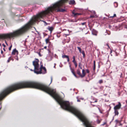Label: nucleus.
<instances>
[{"mask_svg": "<svg viewBox=\"0 0 127 127\" xmlns=\"http://www.w3.org/2000/svg\"><path fill=\"white\" fill-rule=\"evenodd\" d=\"M67 0H61L53 4L52 6L48 8L45 10L39 13L35 16L27 24L20 29L12 32L0 35V39L10 38L20 35L27 31L31 26L36 22L40 21H42L45 24V25H47V24L46 22L45 21H41L40 19L43 18L46 15L54 11L63 12L65 11V9H61V8L64 3Z\"/></svg>", "mask_w": 127, "mask_h": 127, "instance_id": "nucleus-1", "label": "nucleus"}, {"mask_svg": "<svg viewBox=\"0 0 127 127\" xmlns=\"http://www.w3.org/2000/svg\"><path fill=\"white\" fill-rule=\"evenodd\" d=\"M39 60L37 59H36L33 62V64L34 66V72L37 74L41 73V71L43 69L45 73L46 72V69L45 67H43L42 65H41L40 69H39V64H38Z\"/></svg>", "mask_w": 127, "mask_h": 127, "instance_id": "nucleus-2", "label": "nucleus"}, {"mask_svg": "<svg viewBox=\"0 0 127 127\" xmlns=\"http://www.w3.org/2000/svg\"><path fill=\"white\" fill-rule=\"evenodd\" d=\"M121 106V104L120 102H118V104L116 105L114 108V109H119Z\"/></svg>", "mask_w": 127, "mask_h": 127, "instance_id": "nucleus-3", "label": "nucleus"}, {"mask_svg": "<svg viewBox=\"0 0 127 127\" xmlns=\"http://www.w3.org/2000/svg\"><path fill=\"white\" fill-rule=\"evenodd\" d=\"M86 75V72L84 69H83L82 70V74H81L80 77L81 78H83L85 77Z\"/></svg>", "mask_w": 127, "mask_h": 127, "instance_id": "nucleus-4", "label": "nucleus"}, {"mask_svg": "<svg viewBox=\"0 0 127 127\" xmlns=\"http://www.w3.org/2000/svg\"><path fill=\"white\" fill-rule=\"evenodd\" d=\"M18 51L16 50V49H15L13 50V51L12 53V55H14L16 53L18 54Z\"/></svg>", "mask_w": 127, "mask_h": 127, "instance_id": "nucleus-5", "label": "nucleus"}, {"mask_svg": "<svg viewBox=\"0 0 127 127\" xmlns=\"http://www.w3.org/2000/svg\"><path fill=\"white\" fill-rule=\"evenodd\" d=\"M62 57L63 58H66L67 59V61L68 62H69V58L68 56L67 55H63L62 56Z\"/></svg>", "mask_w": 127, "mask_h": 127, "instance_id": "nucleus-6", "label": "nucleus"}, {"mask_svg": "<svg viewBox=\"0 0 127 127\" xmlns=\"http://www.w3.org/2000/svg\"><path fill=\"white\" fill-rule=\"evenodd\" d=\"M70 67H71L70 65ZM70 69H71V72L73 73V75H74V76L75 77H77V76H76V75L75 74V72H74V70L73 69H71V67H70Z\"/></svg>", "mask_w": 127, "mask_h": 127, "instance_id": "nucleus-7", "label": "nucleus"}, {"mask_svg": "<svg viewBox=\"0 0 127 127\" xmlns=\"http://www.w3.org/2000/svg\"><path fill=\"white\" fill-rule=\"evenodd\" d=\"M69 4H75V1L74 0H71L69 2Z\"/></svg>", "mask_w": 127, "mask_h": 127, "instance_id": "nucleus-8", "label": "nucleus"}, {"mask_svg": "<svg viewBox=\"0 0 127 127\" xmlns=\"http://www.w3.org/2000/svg\"><path fill=\"white\" fill-rule=\"evenodd\" d=\"M77 73L79 76L80 77L81 75V72L80 71L79 69H77Z\"/></svg>", "mask_w": 127, "mask_h": 127, "instance_id": "nucleus-9", "label": "nucleus"}, {"mask_svg": "<svg viewBox=\"0 0 127 127\" xmlns=\"http://www.w3.org/2000/svg\"><path fill=\"white\" fill-rule=\"evenodd\" d=\"M72 62L74 63V64L75 67H77V64L76 61L75 60L72 61Z\"/></svg>", "mask_w": 127, "mask_h": 127, "instance_id": "nucleus-10", "label": "nucleus"}, {"mask_svg": "<svg viewBox=\"0 0 127 127\" xmlns=\"http://www.w3.org/2000/svg\"><path fill=\"white\" fill-rule=\"evenodd\" d=\"M48 29L51 32L53 30V28L52 27H49L48 28Z\"/></svg>", "mask_w": 127, "mask_h": 127, "instance_id": "nucleus-11", "label": "nucleus"}, {"mask_svg": "<svg viewBox=\"0 0 127 127\" xmlns=\"http://www.w3.org/2000/svg\"><path fill=\"white\" fill-rule=\"evenodd\" d=\"M95 61H94V67H93V70L94 71H95Z\"/></svg>", "mask_w": 127, "mask_h": 127, "instance_id": "nucleus-12", "label": "nucleus"}, {"mask_svg": "<svg viewBox=\"0 0 127 127\" xmlns=\"http://www.w3.org/2000/svg\"><path fill=\"white\" fill-rule=\"evenodd\" d=\"M72 13L73 14H74V16H76L79 15H80V14L79 13H75L73 12H72Z\"/></svg>", "mask_w": 127, "mask_h": 127, "instance_id": "nucleus-13", "label": "nucleus"}, {"mask_svg": "<svg viewBox=\"0 0 127 127\" xmlns=\"http://www.w3.org/2000/svg\"><path fill=\"white\" fill-rule=\"evenodd\" d=\"M115 113V115H118L119 114L118 111L117 109H114Z\"/></svg>", "mask_w": 127, "mask_h": 127, "instance_id": "nucleus-14", "label": "nucleus"}, {"mask_svg": "<svg viewBox=\"0 0 127 127\" xmlns=\"http://www.w3.org/2000/svg\"><path fill=\"white\" fill-rule=\"evenodd\" d=\"M92 33L93 34L95 35H97V32L95 31H93L92 32Z\"/></svg>", "mask_w": 127, "mask_h": 127, "instance_id": "nucleus-15", "label": "nucleus"}, {"mask_svg": "<svg viewBox=\"0 0 127 127\" xmlns=\"http://www.w3.org/2000/svg\"><path fill=\"white\" fill-rule=\"evenodd\" d=\"M114 5L115 7H117L118 5V3L116 2H115L114 3Z\"/></svg>", "mask_w": 127, "mask_h": 127, "instance_id": "nucleus-16", "label": "nucleus"}, {"mask_svg": "<svg viewBox=\"0 0 127 127\" xmlns=\"http://www.w3.org/2000/svg\"><path fill=\"white\" fill-rule=\"evenodd\" d=\"M82 64H81L80 63H79V64L78 66L80 68V69H82Z\"/></svg>", "mask_w": 127, "mask_h": 127, "instance_id": "nucleus-17", "label": "nucleus"}, {"mask_svg": "<svg viewBox=\"0 0 127 127\" xmlns=\"http://www.w3.org/2000/svg\"><path fill=\"white\" fill-rule=\"evenodd\" d=\"M49 38H47L45 40V41L46 44H47L48 42H49Z\"/></svg>", "mask_w": 127, "mask_h": 127, "instance_id": "nucleus-18", "label": "nucleus"}, {"mask_svg": "<svg viewBox=\"0 0 127 127\" xmlns=\"http://www.w3.org/2000/svg\"><path fill=\"white\" fill-rule=\"evenodd\" d=\"M81 53L83 54V57H84L85 56V53L84 51H83L82 52L81 51Z\"/></svg>", "mask_w": 127, "mask_h": 127, "instance_id": "nucleus-19", "label": "nucleus"}, {"mask_svg": "<svg viewBox=\"0 0 127 127\" xmlns=\"http://www.w3.org/2000/svg\"><path fill=\"white\" fill-rule=\"evenodd\" d=\"M77 48L78 49V50H79V51L80 52V53H81V48L80 47H77Z\"/></svg>", "mask_w": 127, "mask_h": 127, "instance_id": "nucleus-20", "label": "nucleus"}, {"mask_svg": "<svg viewBox=\"0 0 127 127\" xmlns=\"http://www.w3.org/2000/svg\"><path fill=\"white\" fill-rule=\"evenodd\" d=\"M86 23V22H84L83 23H82L80 24V25H85Z\"/></svg>", "mask_w": 127, "mask_h": 127, "instance_id": "nucleus-21", "label": "nucleus"}, {"mask_svg": "<svg viewBox=\"0 0 127 127\" xmlns=\"http://www.w3.org/2000/svg\"><path fill=\"white\" fill-rule=\"evenodd\" d=\"M116 16V15L115 14H114L113 16H111L110 17V18H113L114 17H115Z\"/></svg>", "mask_w": 127, "mask_h": 127, "instance_id": "nucleus-22", "label": "nucleus"}, {"mask_svg": "<svg viewBox=\"0 0 127 127\" xmlns=\"http://www.w3.org/2000/svg\"><path fill=\"white\" fill-rule=\"evenodd\" d=\"M67 32H68V33L67 34H65L64 35H65V36H66V35H69V33L68 30L67 31Z\"/></svg>", "mask_w": 127, "mask_h": 127, "instance_id": "nucleus-23", "label": "nucleus"}, {"mask_svg": "<svg viewBox=\"0 0 127 127\" xmlns=\"http://www.w3.org/2000/svg\"><path fill=\"white\" fill-rule=\"evenodd\" d=\"M99 83L101 84L103 83V81L102 80H100L99 81Z\"/></svg>", "mask_w": 127, "mask_h": 127, "instance_id": "nucleus-24", "label": "nucleus"}, {"mask_svg": "<svg viewBox=\"0 0 127 127\" xmlns=\"http://www.w3.org/2000/svg\"><path fill=\"white\" fill-rule=\"evenodd\" d=\"M12 45L11 44V46H10L9 48V51H10L11 50V48L12 47Z\"/></svg>", "mask_w": 127, "mask_h": 127, "instance_id": "nucleus-25", "label": "nucleus"}, {"mask_svg": "<svg viewBox=\"0 0 127 127\" xmlns=\"http://www.w3.org/2000/svg\"><path fill=\"white\" fill-rule=\"evenodd\" d=\"M11 60V57H9L8 60H7V62L8 63H9V62Z\"/></svg>", "mask_w": 127, "mask_h": 127, "instance_id": "nucleus-26", "label": "nucleus"}, {"mask_svg": "<svg viewBox=\"0 0 127 127\" xmlns=\"http://www.w3.org/2000/svg\"><path fill=\"white\" fill-rule=\"evenodd\" d=\"M86 71L87 73H89V71L88 69H87L86 70Z\"/></svg>", "mask_w": 127, "mask_h": 127, "instance_id": "nucleus-27", "label": "nucleus"}, {"mask_svg": "<svg viewBox=\"0 0 127 127\" xmlns=\"http://www.w3.org/2000/svg\"><path fill=\"white\" fill-rule=\"evenodd\" d=\"M100 121L98 120H97V122L98 124H99L100 123Z\"/></svg>", "mask_w": 127, "mask_h": 127, "instance_id": "nucleus-28", "label": "nucleus"}, {"mask_svg": "<svg viewBox=\"0 0 127 127\" xmlns=\"http://www.w3.org/2000/svg\"><path fill=\"white\" fill-rule=\"evenodd\" d=\"M73 60L72 61H75V56H73Z\"/></svg>", "mask_w": 127, "mask_h": 127, "instance_id": "nucleus-29", "label": "nucleus"}, {"mask_svg": "<svg viewBox=\"0 0 127 127\" xmlns=\"http://www.w3.org/2000/svg\"><path fill=\"white\" fill-rule=\"evenodd\" d=\"M68 41H67V43L69 42V41H70V39L69 37L68 39H67Z\"/></svg>", "mask_w": 127, "mask_h": 127, "instance_id": "nucleus-30", "label": "nucleus"}, {"mask_svg": "<svg viewBox=\"0 0 127 127\" xmlns=\"http://www.w3.org/2000/svg\"><path fill=\"white\" fill-rule=\"evenodd\" d=\"M60 34H58L57 35V36L58 37H60Z\"/></svg>", "mask_w": 127, "mask_h": 127, "instance_id": "nucleus-31", "label": "nucleus"}, {"mask_svg": "<svg viewBox=\"0 0 127 127\" xmlns=\"http://www.w3.org/2000/svg\"><path fill=\"white\" fill-rule=\"evenodd\" d=\"M77 101L78 102H80V100H79V99H78V97H77Z\"/></svg>", "mask_w": 127, "mask_h": 127, "instance_id": "nucleus-32", "label": "nucleus"}, {"mask_svg": "<svg viewBox=\"0 0 127 127\" xmlns=\"http://www.w3.org/2000/svg\"><path fill=\"white\" fill-rule=\"evenodd\" d=\"M52 79H52V77H51V83H50V84H51V82H52Z\"/></svg>", "mask_w": 127, "mask_h": 127, "instance_id": "nucleus-33", "label": "nucleus"}, {"mask_svg": "<svg viewBox=\"0 0 127 127\" xmlns=\"http://www.w3.org/2000/svg\"><path fill=\"white\" fill-rule=\"evenodd\" d=\"M2 45L4 47H6L5 45L4 44H3Z\"/></svg>", "mask_w": 127, "mask_h": 127, "instance_id": "nucleus-34", "label": "nucleus"}, {"mask_svg": "<svg viewBox=\"0 0 127 127\" xmlns=\"http://www.w3.org/2000/svg\"><path fill=\"white\" fill-rule=\"evenodd\" d=\"M94 17V16H90V18H92V17Z\"/></svg>", "mask_w": 127, "mask_h": 127, "instance_id": "nucleus-35", "label": "nucleus"}, {"mask_svg": "<svg viewBox=\"0 0 127 127\" xmlns=\"http://www.w3.org/2000/svg\"><path fill=\"white\" fill-rule=\"evenodd\" d=\"M47 46H45V47H44V49H46V48H47Z\"/></svg>", "mask_w": 127, "mask_h": 127, "instance_id": "nucleus-36", "label": "nucleus"}, {"mask_svg": "<svg viewBox=\"0 0 127 127\" xmlns=\"http://www.w3.org/2000/svg\"><path fill=\"white\" fill-rule=\"evenodd\" d=\"M5 44H6V45L8 46V44L6 41H5Z\"/></svg>", "mask_w": 127, "mask_h": 127, "instance_id": "nucleus-37", "label": "nucleus"}, {"mask_svg": "<svg viewBox=\"0 0 127 127\" xmlns=\"http://www.w3.org/2000/svg\"><path fill=\"white\" fill-rule=\"evenodd\" d=\"M3 53V51L2 50H1V54H2Z\"/></svg>", "mask_w": 127, "mask_h": 127, "instance_id": "nucleus-38", "label": "nucleus"}, {"mask_svg": "<svg viewBox=\"0 0 127 127\" xmlns=\"http://www.w3.org/2000/svg\"><path fill=\"white\" fill-rule=\"evenodd\" d=\"M107 45V46L108 47V48H109V46L108 45V44H107V45Z\"/></svg>", "mask_w": 127, "mask_h": 127, "instance_id": "nucleus-39", "label": "nucleus"}, {"mask_svg": "<svg viewBox=\"0 0 127 127\" xmlns=\"http://www.w3.org/2000/svg\"><path fill=\"white\" fill-rule=\"evenodd\" d=\"M93 12L94 13V14H95V11H93Z\"/></svg>", "mask_w": 127, "mask_h": 127, "instance_id": "nucleus-40", "label": "nucleus"}, {"mask_svg": "<svg viewBox=\"0 0 127 127\" xmlns=\"http://www.w3.org/2000/svg\"><path fill=\"white\" fill-rule=\"evenodd\" d=\"M3 49V50H4V51H5V48H4Z\"/></svg>", "mask_w": 127, "mask_h": 127, "instance_id": "nucleus-41", "label": "nucleus"}, {"mask_svg": "<svg viewBox=\"0 0 127 127\" xmlns=\"http://www.w3.org/2000/svg\"><path fill=\"white\" fill-rule=\"evenodd\" d=\"M97 102V101L96 100H95L94 102Z\"/></svg>", "mask_w": 127, "mask_h": 127, "instance_id": "nucleus-42", "label": "nucleus"}, {"mask_svg": "<svg viewBox=\"0 0 127 127\" xmlns=\"http://www.w3.org/2000/svg\"><path fill=\"white\" fill-rule=\"evenodd\" d=\"M39 55L40 56H41V55H40V53H39Z\"/></svg>", "mask_w": 127, "mask_h": 127, "instance_id": "nucleus-43", "label": "nucleus"}, {"mask_svg": "<svg viewBox=\"0 0 127 127\" xmlns=\"http://www.w3.org/2000/svg\"><path fill=\"white\" fill-rule=\"evenodd\" d=\"M30 70H31V71H33V70H32V69H30Z\"/></svg>", "mask_w": 127, "mask_h": 127, "instance_id": "nucleus-44", "label": "nucleus"}, {"mask_svg": "<svg viewBox=\"0 0 127 127\" xmlns=\"http://www.w3.org/2000/svg\"><path fill=\"white\" fill-rule=\"evenodd\" d=\"M48 51L49 52H50V50H49V49H48Z\"/></svg>", "mask_w": 127, "mask_h": 127, "instance_id": "nucleus-45", "label": "nucleus"}, {"mask_svg": "<svg viewBox=\"0 0 127 127\" xmlns=\"http://www.w3.org/2000/svg\"><path fill=\"white\" fill-rule=\"evenodd\" d=\"M54 68H55V65H54Z\"/></svg>", "mask_w": 127, "mask_h": 127, "instance_id": "nucleus-46", "label": "nucleus"}, {"mask_svg": "<svg viewBox=\"0 0 127 127\" xmlns=\"http://www.w3.org/2000/svg\"><path fill=\"white\" fill-rule=\"evenodd\" d=\"M81 99H82V100H83L84 99L83 98H81Z\"/></svg>", "mask_w": 127, "mask_h": 127, "instance_id": "nucleus-47", "label": "nucleus"}, {"mask_svg": "<svg viewBox=\"0 0 127 127\" xmlns=\"http://www.w3.org/2000/svg\"><path fill=\"white\" fill-rule=\"evenodd\" d=\"M1 46V44L0 43V46Z\"/></svg>", "mask_w": 127, "mask_h": 127, "instance_id": "nucleus-48", "label": "nucleus"}, {"mask_svg": "<svg viewBox=\"0 0 127 127\" xmlns=\"http://www.w3.org/2000/svg\"><path fill=\"white\" fill-rule=\"evenodd\" d=\"M55 64V65H56V64Z\"/></svg>", "mask_w": 127, "mask_h": 127, "instance_id": "nucleus-49", "label": "nucleus"}, {"mask_svg": "<svg viewBox=\"0 0 127 127\" xmlns=\"http://www.w3.org/2000/svg\"><path fill=\"white\" fill-rule=\"evenodd\" d=\"M17 60H18V59H17Z\"/></svg>", "mask_w": 127, "mask_h": 127, "instance_id": "nucleus-50", "label": "nucleus"}, {"mask_svg": "<svg viewBox=\"0 0 127 127\" xmlns=\"http://www.w3.org/2000/svg\"><path fill=\"white\" fill-rule=\"evenodd\" d=\"M1 107H0V109H1Z\"/></svg>", "mask_w": 127, "mask_h": 127, "instance_id": "nucleus-51", "label": "nucleus"}]
</instances>
